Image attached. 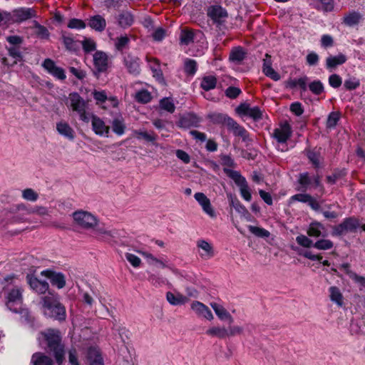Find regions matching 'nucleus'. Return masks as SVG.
Masks as SVG:
<instances>
[{
  "label": "nucleus",
  "mask_w": 365,
  "mask_h": 365,
  "mask_svg": "<svg viewBox=\"0 0 365 365\" xmlns=\"http://www.w3.org/2000/svg\"><path fill=\"white\" fill-rule=\"evenodd\" d=\"M68 101L70 108L78 114L79 120L89 123L92 112L88 110V103L76 92L69 94Z\"/></svg>",
  "instance_id": "f03ea898"
},
{
  "label": "nucleus",
  "mask_w": 365,
  "mask_h": 365,
  "mask_svg": "<svg viewBox=\"0 0 365 365\" xmlns=\"http://www.w3.org/2000/svg\"><path fill=\"white\" fill-rule=\"evenodd\" d=\"M160 108L170 113H174L175 110V106L171 98H163L161 99L160 101Z\"/></svg>",
  "instance_id": "09e8293b"
},
{
  "label": "nucleus",
  "mask_w": 365,
  "mask_h": 365,
  "mask_svg": "<svg viewBox=\"0 0 365 365\" xmlns=\"http://www.w3.org/2000/svg\"><path fill=\"white\" fill-rule=\"evenodd\" d=\"M347 58L344 54L339 53L336 56H330L326 60V66L328 69H332L337 66L344 64Z\"/></svg>",
  "instance_id": "2f4dec72"
},
{
  "label": "nucleus",
  "mask_w": 365,
  "mask_h": 365,
  "mask_svg": "<svg viewBox=\"0 0 365 365\" xmlns=\"http://www.w3.org/2000/svg\"><path fill=\"white\" fill-rule=\"evenodd\" d=\"M41 274L48 278L51 284L58 289H62L66 285L65 275L61 272H56L51 269H45L41 272Z\"/></svg>",
  "instance_id": "4468645a"
},
{
  "label": "nucleus",
  "mask_w": 365,
  "mask_h": 365,
  "mask_svg": "<svg viewBox=\"0 0 365 365\" xmlns=\"http://www.w3.org/2000/svg\"><path fill=\"white\" fill-rule=\"evenodd\" d=\"M9 54L14 58V61L11 64V66H13L16 64L18 61H20L22 60V55L21 52L20 51L19 48L15 46L11 47L8 48Z\"/></svg>",
  "instance_id": "680f3d73"
},
{
  "label": "nucleus",
  "mask_w": 365,
  "mask_h": 365,
  "mask_svg": "<svg viewBox=\"0 0 365 365\" xmlns=\"http://www.w3.org/2000/svg\"><path fill=\"white\" fill-rule=\"evenodd\" d=\"M86 26V23L83 20L78 19H72L68 24V27L73 29H83Z\"/></svg>",
  "instance_id": "e2e57ef3"
},
{
  "label": "nucleus",
  "mask_w": 365,
  "mask_h": 365,
  "mask_svg": "<svg viewBox=\"0 0 365 365\" xmlns=\"http://www.w3.org/2000/svg\"><path fill=\"white\" fill-rule=\"evenodd\" d=\"M118 24L123 29H126L133 25L135 21L133 14L129 11H122L116 17Z\"/></svg>",
  "instance_id": "b1692460"
},
{
  "label": "nucleus",
  "mask_w": 365,
  "mask_h": 365,
  "mask_svg": "<svg viewBox=\"0 0 365 365\" xmlns=\"http://www.w3.org/2000/svg\"><path fill=\"white\" fill-rule=\"evenodd\" d=\"M194 198L206 215L211 218H215L217 217L215 209L211 205L210 200L203 192H199L195 193Z\"/></svg>",
  "instance_id": "f8f14e48"
},
{
  "label": "nucleus",
  "mask_w": 365,
  "mask_h": 365,
  "mask_svg": "<svg viewBox=\"0 0 365 365\" xmlns=\"http://www.w3.org/2000/svg\"><path fill=\"white\" fill-rule=\"evenodd\" d=\"M292 130L290 125L285 122L274 130L273 138L277 141V148L282 152L287 151L288 150L286 144L287 140L292 136Z\"/></svg>",
  "instance_id": "423d86ee"
},
{
  "label": "nucleus",
  "mask_w": 365,
  "mask_h": 365,
  "mask_svg": "<svg viewBox=\"0 0 365 365\" xmlns=\"http://www.w3.org/2000/svg\"><path fill=\"white\" fill-rule=\"evenodd\" d=\"M296 242L303 247L309 248L313 247L314 242L304 235H299L296 237Z\"/></svg>",
  "instance_id": "13d9d810"
},
{
  "label": "nucleus",
  "mask_w": 365,
  "mask_h": 365,
  "mask_svg": "<svg viewBox=\"0 0 365 365\" xmlns=\"http://www.w3.org/2000/svg\"><path fill=\"white\" fill-rule=\"evenodd\" d=\"M245 51L242 48L237 47L231 51L229 58L234 63H240L245 59Z\"/></svg>",
  "instance_id": "ea45409f"
},
{
  "label": "nucleus",
  "mask_w": 365,
  "mask_h": 365,
  "mask_svg": "<svg viewBox=\"0 0 365 365\" xmlns=\"http://www.w3.org/2000/svg\"><path fill=\"white\" fill-rule=\"evenodd\" d=\"M93 96L96 101V104L99 106L106 103L108 99L106 93L104 91H94L93 92Z\"/></svg>",
  "instance_id": "bf43d9fd"
},
{
  "label": "nucleus",
  "mask_w": 365,
  "mask_h": 365,
  "mask_svg": "<svg viewBox=\"0 0 365 365\" xmlns=\"http://www.w3.org/2000/svg\"><path fill=\"white\" fill-rule=\"evenodd\" d=\"M298 182L300 184L302 189L304 190H307L312 187H319L322 192L324 191V187L321 184L320 178L318 175L311 177L308 173H301L299 175Z\"/></svg>",
  "instance_id": "9d476101"
},
{
  "label": "nucleus",
  "mask_w": 365,
  "mask_h": 365,
  "mask_svg": "<svg viewBox=\"0 0 365 365\" xmlns=\"http://www.w3.org/2000/svg\"><path fill=\"white\" fill-rule=\"evenodd\" d=\"M344 86L347 90H354L360 86V81L356 78H349L344 81Z\"/></svg>",
  "instance_id": "69168bd1"
},
{
  "label": "nucleus",
  "mask_w": 365,
  "mask_h": 365,
  "mask_svg": "<svg viewBox=\"0 0 365 365\" xmlns=\"http://www.w3.org/2000/svg\"><path fill=\"white\" fill-rule=\"evenodd\" d=\"M356 220L352 218L346 219L342 223L336 227V231L339 233L348 231H352L357 227Z\"/></svg>",
  "instance_id": "f704fd0d"
},
{
  "label": "nucleus",
  "mask_w": 365,
  "mask_h": 365,
  "mask_svg": "<svg viewBox=\"0 0 365 365\" xmlns=\"http://www.w3.org/2000/svg\"><path fill=\"white\" fill-rule=\"evenodd\" d=\"M197 35H201V33L195 34L192 31L182 30L180 34V43L188 45L194 41Z\"/></svg>",
  "instance_id": "c03bdc74"
},
{
  "label": "nucleus",
  "mask_w": 365,
  "mask_h": 365,
  "mask_svg": "<svg viewBox=\"0 0 365 365\" xmlns=\"http://www.w3.org/2000/svg\"><path fill=\"white\" fill-rule=\"evenodd\" d=\"M23 289L21 287L16 286L9 289L6 294V306L14 313H21L23 309Z\"/></svg>",
  "instance_id": "39448f33"
},
{
  "label": "nucleus",
  "mask_w": 365,
  "mask_h": 365,
  "mask_svg": "<svg viewBox=\"0 0 365 365\" xmlns=\"http://www.w3.org/2000/svg\"><path fill=\"white\" fill-rule=\"evenodd\" d=\"M317 9L325 12L331 11L334 9V0H318Z\"/></svg>",
  "instance_id": "5fc2aeb1"
},
{
  "label": "nucleus",
  "mask_w": 365,
  "mask_h": 365,
  "mask_svg": "<svg viewBox=\"0 0 365 365\" xmlns=\"http://www.w3.org/2000/svg\"><path fill=\"white\" fill-rule=\"evenodd\" d=\"M217 81L215 76H205L202 78L200 87L206 91L214 89L216 87Z\"/></svg>",
  "instance_id": "4c0bfd02"
},
{
  "label": "nucleus",
  "mask_w": 365,
  "mask_h": 365,
  "mask_svg": "<svg viewBox=\"0 0 365 365\" xmlns=\"http://www.w3.org/2000/svg\"><path fill=\"white\" fill-rule=\"evenodd\" d=\"M90 121L91 123L92 130L96 135L100 137L109 136L110 127L106 125V122L101 118L92 113Z\"/></svg>",
  "instance_id": "1a4fd4ad"
},
{
  "label": "nucleus",
  "mask_w": 365,
  "mask_h": 365,
  "mask_svg": "<svg viewBox=\"0 0 365 365\" xmlns=\"http://www.w3.org/2000/svg\"><path fill=\"white\" fill-rule=\"evenodd\" d=\"M329 297L331 302L336 304L339 307H342L344 304L343 295L340 289L336 287H331L329 289Z\"/></svg>",
  "instance_id": "e433bc0d"
},
{
  "label": "nucleus",
  "mask_w": 365,
  "mask_h": 365,
  "mask_svg": "<svg viewBox=\"0 0 365 365\" xmlns=\"http://www.w3.org/2000/svg\"><path fill=\"white\" fill-rule=\"evenodd\" d=\"M324 230V225L318 222H314L310 223L308 227L307 233L309 237H319L320 236H324L322 235V231Z\"/></svg>",
  "instance_id": "72a5a7b5"
},
{
  "label": "nucleus",
  "mask_w": 365,
  "mask_h": 365,
  "mask_svg": "<svg viewBox=\"0 0 365 365\" xmlns=\"http://www.w3.org/2000/svg\"><path fill=\"white\" fill-rule=\"evenodd\" d=\"M307 158L315 168H319L321 163V155L319 150H309L307 152Z\"/></svg>",
  "instance_id": "de8ad7c7"
},
{
  "label": "nucleus",
  "mask_w": 365,
  "mask_h": 365,
  "mask_svg": "<svg viewBox=\"0 0 365 365\" xmlns=\"http://www.w3.org/2000/svg\"><path fill=\"white\" fill-rule=\"evenodd\" d=\"M191 309L198 317H203L209 321L214 319V316L207 306L199 301H194L190 304Z\"/></svg>",
  "instance_id": "dca6fc26"
},
{
  "label": "nucleus",
  "mask_w": 365,
  "mask_h": 365,
  "mask_svg": "<svg viewBox=\"0 0 365 365\" xmlns=\"http://www.w3.org/2000/svg\"><path fill=\"white\" fill-rule=\"evenodd\" d=\"M111 128L113 132L118 135H123L126 130L125 119L120 113L114 116L111 120Z\"/></svg>",
  "instance_id": "412c9836"
},
{
  "label": "nucleus",
  "mask_w": 365,
  "mask_h": 365,
  "mask_svg": "<svg viewBox=\"0 0 365 365\" xmlns=\"http://www.w3.org/2000/svg\"><path fill=\"white\" fill-rule=\"evenodd\" d=\"M135 100L142 103H147L151 100V94L147 90H140L135 93Z\"/></svg>",
  "instance_id": "3c124183"
},
{
  "label": "nucleus",
  "mask_w": 365,
  "mask_h": 365,
  "mask_svg": "<svg viewBox=\"0 0 365 365\" xmlns=\"http://www.w3.org/2000/svg\"><path fill=\"white\" fill-rule=\"evenodd\" d=\"M248 229L250 232H252L253 235H255L257 237H268L270 235V233L268 230H267L264 228H262V227L250 225L248 227Z\"/></svg>",
  "instance_id": "603ef678"
},
{
  "label": "nucleus",
  "mask_w": 365,
  "mask_h": 365,
  "mask_svg": "<svg viewBox=\"0 0 365 365\" xmlns=\"http://www.w3.org/2000/svg\"><path fill=\"white\" fill-rule=\"evenodd\" d=\"M329 83L332 88H337L342 83L341 78L338 74H331L329 77Z\"/></svg>",
  "instance_id": "774afa93"
},
{
  "label": "nucleus",
  "mask_w": 365,
  "mask_h": 365,
  "mask_svg": "<svg viewBox=\"0 0 365 365\" xmlns=\"http://www.w3.org/2000/svg\"><path fill=\"white\" fill-rule=\"evenodd\" d=\"M74 221L81 227L90 229L97 225L96 217L86 211H76L73 214Z\"/></svg>",
  "instance_id": "6e6552de"
},
{
  "label": "nucleus",
  "mask_w": 365,
  "mask_h": 365,
  "mask_svg": "<svg viewBox=\"0 0 365 365\" xmlns=\"http://www.w3.org/2000/svg\"><path fill=\"white\" fill-rule=\"evenodd\" d=\"M22 197L28 201L36 202L38 198V194L31 188H26L22 191Z\"/></svg>",
  "instance_id": "864d4df0"
},
{
  "label": "nucleus",
  "mask_w": 365,
  "mask_h": 365,
  "mask_svg": "<svg viewBox=\"0 0 365 365\" xmlns=\"http://www.w3.org/2000/svg\"><path fill=\"white\" fill-rule=\"evenodd\" d=\"M82 46L86 52H91L96 50V43L94 40L91 38H85L82 41Z\"/></svg>",
  "instance_id": "0e129e2a"
},
{
  "label": "nucleus",
  "mask_w": 365,
  "mask_h": 365,
  "mask_svg": "<svg viewBox=\"0 0 365 365\" xmlns=\"http://www.w3.org/2000/svg\"><path fill=\"white\" fill-rule=\"evenodd\" d=\"M210 307L220 321H227L230 325L233 323V317L223 305L217 302H211Z\"/></svg>",
  "instance_id": "a211bd4d"
},
{
  "label": "nucleus",
  "mask_w": 365,
  "mask_h": 365,
  "mask_svg": "<svg viewBox=\"0 0 365 365\" xmlns=\"http://www.w3.org/2000/svg\"><path fill=\"white\" fill-rule=\"evenodd\" d=\"M166 299L173 306L182 305L188 302V298L179 292H168L166 294Z\"/></svg>",
  "instance_id": "c756f323"
},
{
  "label": "nucleus",
  "mask_w": 365,
  "mask_h": 365,
  "mask_svg": "<svg viewBox=\"0 0 365 365\" xmlns=\"http://www.w3.org/2000/svg\"><path fill=\"white\" fill-rule=\"evenodd\" d=\"M207 16L214 23L220 24L227 16V11L220 6H213L208 9Z\"/></svg>",
  "instance_id": "f3484780"
},
{
  "label": "nucleus",
  "mask_w": 365,
  "mask_h": 365,
  "mask_svg": "<svg viewBox=\"0 0 365 365\" xmlns=\"http://www.w3.org/2000/svg\"><path fill=\"white\" fill-rule=\"evenodd\" d=\"M26 282L31 289L38 294H45L49 288L47 282L40 280L33 274H27Z\"/></svg>",
  "instance_id": "2eb2a0df"
},
{
  "label": "nucleus",
  "mask_w": 365,
  "mask_h": 365,
  "mask_svg": "<svg viewBox=\"0 0 365 365\" xmlns=\"http://www.w3.org/2000/svg\"><path fill=\"white\" fill-rule=\"evenodd\" d=\"M361 18V16L359 13L352 11L344 16L343 21L346 25L349 26H353L356 25L360 21Z\"/></svg>",
  "instance_id": "79ce46f5"
},
{
  "label": "nucleus",
  "mask_w": 365,
  "mask_h": 365,
  "mask_svg": "<svg viewBox=\"0 0 365 365\" xmlns=\"http://www.w3.org/2000/svg\"><path fill=\"white\" fill-rule=\"evenodd\" d=\"M86 357L90 365H104L101 352L97 347H90L88 349Z\"/></svg>",
  "instance_id": "4be33fe9"
},
{
  "label": "nucleus",
  "mask_w": 365,
  "mask_h": 365,
  "mask_svg": "<svg viewBox=\"0 0 365 365\" xmlns=\"http://www.w3.org/2000/svg\"><path fill=\"white\" fill-rule=\"evenodd\" d=\"M93 235L101 240L110 241L116 236L117 232L115 230H108L104 227L98 226L93 230Z\"/></svg>",
  "instance_id": "bb28decb"
},
{
  "label": "nucleus",
  "mask_w": 365,
  "mask_h": 365,
  "mask_svg": "<svg viewBox=\"0 0 365 365\" xmlns=\"http://www.w3.org/2000/svg\"><path fill=\"white\" fill-rule=\"evenodd\" d=\"M334 247V243L330 240L322 239L315 242L313 247L319 250H328Z\"/></svg>",
  "instance_id": "8fccbe9b"
},
{
  "label": "nucleus",
  "mask_w": 365,
  "mask_h": 365,
  "mask_svg": "<svg viewBox=\"0 0 365 365\" xmlns=\"http://www.w3.org/2000/svg\"><path fill=\"white\" fill-rule=\"evenodd\" d=\"M139 253L147 259V262L149 264L160 267L162 268H168L173 273H175V274L178 273V269H176L175 268L173 267L172 266L168 264L163 259L155 257L152 254L147 252H143V251H140Z\"/></svg>",
  "instance_id": "6ab92c4d"
},
{
  "label": "nucleus",
  "mask_w": 365,
  "mask_h": 365,
  "mask_svg": "<svg viewBox=\"0 0 365 365\" xmlns=\"http://www.w3.org/2000/svg\"><path fill=\"white\" fill-rule=\"evenodd\" d=\"M309 88L312 93L315 95H320L324 91L323 83L319 80H316L310 83Z\"/></svg>",
  "instance_id": "4d7b16f0"
},
{
  "label": "nucleus",
  "mask_w": 365,
  "mask_h": 365,
  "mask_svg": "<svg viewBox=\"0 0 365 365\" xmlns=\"http://www.w3.org/2000/svg\"><path fill=\"white\" fill-rule=\"evenodd\" d=\"M130 39L127 35L120 36L115 38V46L117 50L122 51L129 43Z\"/></svg>",
  "instance_id": "6e6d98bb"
},
{
  "label": "nucleus",
  "mask_w": 365,
  "mask_h": 365,
  "mask_svg": "<svg viewBox=\"0 0 365 365\" xmlns=\"http://www.w3.org/2000/svg\"><path fill=\"white\" fill-rule=\"evenodd\" d=\"M199 120L196 115L188 113L180 118L178 125L181 128H187L192 126H196Z\"/></svg>",
  "instance_id": "7c9ffc66"
},
{
  "label": "nucleus",
  "mask_w": 365,
  "mask_h": 365,
  "mask_svg": "<svg viewBox=\"0 0 365 365\" xmlns=\"http://www.w3.org/2000/svg\"><path fill=\"white\" fill-rule=\"evenodd\" d=\"M197 70V62L190 58H185L184 60V71L187 75L194 76Z\"/></svg>",
  "instance_id": "a18cd8bd"
},
{
  "label": "nucleus",
  "mask_w": 365,
  "mask_h": 365,
  "mask_svg": "<svg viewBox=\"0 0 365 365\" xmlns=\"http://www.w3.org/2000/svg\"><path fill=\"white\" fill-rule=\"evenodd\" d=\"M196 248L199 256L202 259L207 260L215 255L213 245L204 239H199L196 241Z\"/></svg>",
  "instance_id": "9b49d317"
},
{
  "label": "nucleus",
  "mask_w": 365,
  "mask_h": 365,
  "mask_svg": "<svg viewBox=\"0 0 365 365\" xmlns=\"http://www.w3.org/2000/svg\"><path fill=\"white\" fill-rule=\"evenodd\" d=\"M244 332L242 327L239 325H230L228 327L225 326H212L209 327L205 334L211 337H217L221 339L242 335Z\"/></svg>",
  "instance_id": "20e7f679"
},
{
  "label": "nucleus",
  "mask_w": 365,
  "mask_h": 365,
  "mask_svg": "<svg viewBox=\"0 0 365 365\" xmlns=\"http://www.w3.org/2000/svg\"><path fill=\"white\" fill-rule=\"evenodd\" d=\"M124 64L129 73L137 75L140 73L139 58L130 54L124 56Z\"/></svg>",
  "instance_id": "5701e85b"
},
{
  "label": "nucleus",
  "mask_w": 365,
  "mask_h": 365,
  "mask_svg": "<svg viewBox=\"0 0 365 365\" xmlns=\"http://www.w3.org/2000/svg\"><path fill=\"white\" fill-rule=\"evenodd\" d=\"M133 133L138 139H144L148 142L154 143L158 138L157 135L153 131L147 132L146 130H134Z\"/></svg>",
  "instance_id": "58836bf2"
},
{
  "label": "nucleus",
  "mask_w": 365,
  "mask_h": 365,
  "mask_svg": "<svg viewBox=\"0 0 365 365\" xmlns=\"http://www.w3.org/2000/svg\"><path fill=\"white\" fill-rule=\"evenodd\" d=\"M93 62L96 68L99 72L105 71L108 68V56L103 51H96L93 55Z\"/></svg>",
  "instance_id": "393cba45"
},
{
  "label": "nucleus",
  "mask_w": 365,
  "mask_h": 365,
  "mask_svg": "<svg viewBox=\"0 0 365 365\" xmlns=\"http://www.w3.org/2000/svg\"><path fill=\"white\" fill-rule=\"evenodd\" d=\"M339 119L340 115L338 112L330 113L327 118V127L329 128H334Z\"/></svg>",
  "instance_id": "052dcab7"
},
{
  "label": "nucleus",
  "mask_w": 365,
  "mask_h": 365,
  "mask_svg": "<svg viewBox=\"0 0 365 365\" xmlns=\"http://www.w3.org/2000/svg\"><path fill=\"white\" fill-rule=\"evenodd\" d=\"M240 88L235 86H230L225 90V95L227 98L235 99L241 93Z\"/></svg>",
  "instance_id": "338daca9"
},
{
  "label": "nucleus",
  "mask_w": 365,
  "mask_h": 365,
  "mask_svg": "<svg viewBox=\"0 0 365 365\" xmlns=\"http://www.w3.org/2000/svg\"><path fill=\"white\" fill-rule=\"evenodd\" d=\"M224 172L230 178H232L235 184L239 187L242 197L247 202L251 201V190L248 186L246 179L242 176L239 172L230 170L229 168H224Z\"/></svg>",
  "instance_id": "0eeeda50"
},
{
  "label": "nucleus",
  "mask_w": 365,
  "mask_h": 365,
  "mask_svg": "<svg viewBox=\"0 0 365 365\" xmlns=\"http://www.w3.org/2000/svg\"><path fill=\"white\" fill-rule=\"evenodd\" d=\"M34 10L31 9L21 8L14 11L13 19L15 21L21 22L29 19L34 15Z\"/></svg>",
  "instance_id": "c85d7f7f"
},
{
  "label": "nucleus",
  "mask_w": 365,
  "mask_h": 365,
  "mask_svg": "<svg viewBox=\"0 0 365 365\" xmlns=\"http://www.w3.org/2000/svg\"><path fill=\"white\" fill-rule=\"evenodd\" d=\"M227 129L232 132L235 136L240 137L244 141L248 139L247 131L241 125H240L234 119L230 121L227 127Z\"/></svg>",
  "instance_id": "cd10ccee"
},
{
  "label": "nucleus",
  "mask_w": 365,
  "mask_h": 365,
  "mask_svg": "<svg viewBox=\"0 0 365 365\" xmlns=\"http://www.w3.org/2000/svg\"><path fill=\"white\" fill-rule=\"evenodd\" d=\"M56 130L58 133L68 140H73L75 138V131L72 127L65 120H60L56 123Z\"/></svg>",
  "instance_id": "aec40b11"
},
{
  "label": "nucleus",
  "mask_w": 365,
  "mask_h": 365,
  "mask_svg": "<svg viewBox=\"0 0 365 365\" xmlns=\"http://www.w3.org/2000/svg\"><path fill=\"white\" fill-rule=\"evenodd\" d=\"M31 364L33 365H53V361L48 356L36 352L32 355Z\"/></svg>",
  "instance_id": "473e14b6"
},
{
  "label": "nucleus",
  "mask_w": 365,
  "mask_h": 365,
  "mask_svg": "<svg viewBox=\"0 0 365 365\" xmlns=\"http://www.w3.org/2000/svg\"><path fill=\"white\" fill-rule=\"evenodd\" d=\"M44 69L55 78L63 81L66 79V76L63 68L58 66L50 58L44 60L42 64Z\"/></svg>",
  "instance_id": "ddd939ff"
},
{
  "label": "nucleus",
  "mask_w": 365,
  "mask_h": 365,
  "mask_svg": "<svg viewBox=\"0 0 365 365\" xmlns=\"http://www.w3.org/2000/svg\"><path fill=\"white\" fill-rule=\"evenodd\" d=\"M88 25L96 31L102 32L106 27V21L101 15H94L89 18Z\"/></svg>",
  "instance_id": "a878e982"
},
{
  "label": "nucleus",
  "mask_w": 365,
  "mask_h": 365,
  "mask_svg": "<svg viewBox=\"0 0 365 365\" xmlns=\"http://www.w3.org/2000/svg\"><path fill=\"white\" fill-rule=\"evenodd\" d=\"M47 342L48 347L53 352L55 359L58 364H61L64 360L63 347L61 344V336L59 331L53 329H48L41 334Z\"/></svg>",
  "instance_id": "7ed1b4c3"
},
{
  "label": "nucleus",
  "mask_w": 365,
  "mask_h": 365,
  "mask_svg": "<svg viewBox=\"0 0 365 365\" xmlns=\"http://www.w3.org/2000/svg\"><path fill=\"white\" fill-rule=\"evenodd\" d=\"M308 79V77L306 76L298 78L291 79L288 81V86L292 88L299 87L302 91L304 92L307 89Z\"/></svg>",
  "instance_id": "c9c22d12"
},
{
  "label": "nucleus",
  "mask_w": 365,
  "mask_h": 365,
  "mask_svg": "<svg viewBox=\"0 0 365 365\" xmlns=\"http://www.w3.org/2000/svg\"><path fill=\"white\" fill-rule=\"evenodd\" d=\"M210 118L213 123L222 124L227 127L232 120V118L227 115L218 113H212L210 115Z\"/></svg>",
  "instance_id": "a19ab883"
},
{
  "label": "nucleus",
  "mask_w": 365,
  "mask_h": 365,
  "mask_svg": "<svg viewBox=\"0 0 365 365\" xmlns=\"http://www.w3.org/2000/svg\"><path fill=\"white\" fill-rule=\"evenodd\" d=\"M147 61L150 68L151 69L153 76L157 78H160L163 76L162 71L160 68L159 61L154 58L147 57Z\"/></svg>",
  "instance_id": "37998d69"
},
{
  "label": "nucleus",
  "mask_w": 365,
  "mask_h": 365,
  "mask_svg": "<svg viewBox=\"0 0 365 365\" xmlns=\"http://www.w3.org/2000/svg\"><path fill=\"white\" fill-rule=\"evenodd\" d=\"M41 309L43 314L50 318L58 321L66 319V308L60 302L59 296L57 294L48 292L41 297Z\"/></svg>",
  "instance_id": "f257e3e1"
},
{
  "label": "nucleus",
  "mask_w": 365,
  "mask_h": 365,
  "mask_svg": "<svg viewBox=\"0 0 365 365\" xmlns=\"http://www.w3.org/2000/svg\"><path fill=\"white\" fill-rule=\"evenodd\" d=\"M230 205L239 213L245 214L247 212L246 207L240 202V200L232 194L227 195Z\"/></svg>",
  "instance_id": "49530a36"
}]
</instances>
